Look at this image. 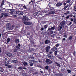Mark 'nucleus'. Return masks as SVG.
Wrapping results in <instances>:
<instances>
[{
	"mask_svg": "<svg viewBox=\"0 0 76 76\" xmlns=\"http://www.w3.org/2000/svg\"><path fill=\"white\" fill-rule=\"evenodd\" d=\"M45 62L46 63H48V64H51V63H53V62H52L51 61L48 59H47L46 60Z\"/></svg>",
	"mask_w": 76,
	"mask_h": 76,
	"instance_id": "nucleus-1",
	"label": "nucleus"
},
{
	"mask_svg": "<svg viewBox=\"0 0 76 76\" xmlns=\"http://www.w3.org/2000/svg\"><path fill=\"white\" fill-rule=\"evenodd\" d=\"M45 69L46 70H47L49 72L51 71V69L49 68V66H47L45 67Z\"/></svg>",
	"mask_w": 76,
	"mask_h": 76,
	"instance_id": "nucleus-2",
	"label": "nucleus"
},
{
	"mask_svg": "<svg viewBox=\"0 0 76 76\" xmlns=\"http://www.w3.org/2000/svg\"><path fill=\"white\" fill-rule=\"evenodd\" d=\"M47 56L49 58H50V59H53V58H54V56H52L50 54L48 55Z\"/></svg>",
	"mask_w": 76,
	"mask_h": 76,
	"instance_id": "nucleus-3",
	"label": "nucleus"
},
{
	"mask_svg": "<svg viewBox=\"0 0 76 76\" xmlns=\"http://www.w3.org/2000/svg\"><path fill=\"white\" fill-rule=\"evenodd\" d=\"M7 56H8V57H12V56H13V55L9 52H8V53H7Z\"/></svg>",
	"mask_w": 76,
	"mask_h": 76,
	"instance_id": "nucleus-4",
	"label": "nucleus"
},
{
	"mask_svg": "<svg viewBox=\"0 0 76 76\" xmlns=\"http://www.w3.org/2000/svg\"><path fill=\"white\" fill-rule=\"evenodd\" d=\"M16 13L18 15H22L23 14V12H22L18 11L16 12Z\"/></svg>",
	"mask_w": 76,
	"mask_h": 76,
	"instance_id": "nucleus-5",
	"label": "nucleus"
},
{
	"mask_svg": "<svg viewBox=\"0 0 76 76\" xmlns=\"http://www.w3.org/2000/svg\"><path fill=\"white\" fill-rule=\"evenodd\" d=\"M1 15H4V17H7V16H9V15H8V14L5 13H1Z\"/></svg>",
	"mask_w": 76,
	"mask_h": 76,
	"instance_id": "nucleus-6",
	"label": "nucleus"
},
{
	"mask_svg": "<svg viewBox=\"0 0 76 76\" xmlns=\"http://www.w3.org/2000/svg\"><path fill=\"white\" fill-rule=\"evenodd\" d=\"M62 5V4L60 2L58 3H57L56 4V6L57 7H59Z\"/></svg>",
	"mask_w": 76,
	"mask_h": 76,
	"instance_id": "nucleus-7",
	"label": "nucleus"
},
{
	"mask_svg": "<svg viewBox=\"0 0 76 76\" xmlns=\"http://www.w3.org/2000/svg\"><path fill=\"white\" fill-rule=\"evenodd\" d=\"M50 48V46H48L46 48V52L48 53L49 51V49Z\"/></svg>",
	"mask_w": 76,
	"mask_h": 76,
	"instance_id": "nucleus-8",
	"label": "nucleus"
},
{
	"mask_svg": "<svg viewBox=\"0 0 76 76\" xmlns=\"http://www.w3.org/2000/svg\"><path fill=\"white\" fill-rule=\"evenodd\" d=\"M64 24L65 23L64 21H62L61 23H60V25L62 26H64Z\"/></svg>",
	"mask_w": 76,
	"mask_h": 76,
	"instance_id": "nucleus-9",
	"label": "nucleus"
},
{
	"mask_svg": "<svg viewBox=\"0 0 76 76\" xmlns=\"http://www.w3.org/2000/svg\"><path fill=\"white\" fill-rule=\"evenodd\" d=\"M24 24L25 25H31V23L30 22H24Z\"/></svg>",
	"mask_w": 76,
	"mask_h": 76,
	"instance_id": "nucleus-10",
	"label": "nucleus"
},
{
	"mask_svg": "<svg viewBox=\"0 0 76 76\" xmlns=\"http://www.w3.org/2000/svg\"><path fill=\"white\" fill-rule=\"evenodd\" d=\"M54 29H55V28H54V27H53L51 28H49L48 30L49 31H54Z\"/></svg>",
	"mask_w": 76,
	"mask_h": 76,
	"instance_id": "nucleus-11",
	"label": "nucleus"
},
{
	"mask_svg": "<svg viewBox=\"0 0 76 76\" xmlns=\"http://www.w3.org/2000/svg\"><path fill=\"white\" fill-rule=\"evenodd\" d=\"M50 43V41L48 40H46L45 41V44H49Z\"/></svg>",
	"mask_w": 76,
	"mask_h": 76,
	"instance_id": "nucleus-12",
	"label": "nucleus"
},
{
	"mask_svg": "<svg viewBox=\"0 0 76 76\" xmlns=\"http://www.w3.org/2000/svg\"><path fill=\"white\" fill-rule=\"evenodd\" d=\"M19 42H20V41L19 39H15V42L16 44H19Z\"/></svg>",
	"mask_w": 76,
	"mask_h": 76,
	"instance_id": "nucleus-13",
	"label": "nucleus"
},
{
	"mask_svg": "<svg viewBox=\"0 0 76 76\" xmlns=\"http://www.w3.org/2000/svg\"><path fill=\"white\" fill-rule=\"evenodd\" d=\"M57 50V48L56 47V46H55L51 50L52 51H56V50Z\"/></svg>",
	"mask_w": 76,
	"mask_h": 76,
	"instance_id": "nucleus-14",
	"label": "nucleus"
},
{
	"mask_svg": "<svg viewBox=\"0 0 76 76\" xmlns=\"http://www.w3.org/2000/svg\"><path fill=\"white\" fill-rule=\"evenodd\" d=\"M54 13H55L54 11H50L49 12V14L50 15H53V14H54Z\"/></svg>",
	"mask_w": 76,
	"mask_h": 76,
	"instance_id": "nucleus-15",
	"label": "nucleus"
},
{
	"mask_svg": "<svg viewBox=\"0 0 76 76\" xmlns=\"http://www.w3.org/2000/svg\"><path fill=\"white\" fill-rule=\"evenodd\" d=\"M49 10H54V8L50 7H49Z\"/></svg>",
	"mask_w": 76,
	"mask_h": 76,
	"instance_id": "nucleus-16",
	"label": "nucleus"
},
{
	"mask_svg": "<svg viewBox=\"0 0 76 76\" xmlns=\"http://www.w3.org/2000/svg\"><path fill=\"white\" fill-rule=\"evenodd\" d=\"M61 29H62V26H59L58 28V31H61Z\"/></svg>",
	"mask_w": 76,
	"mask_h": 76,
	"instance_id": "nucleus-17",
	"label": "nucleus"
},
{
	"mask_svg": "<svg viewBox=\"0 0 76 76\" xmlns=\"http://www.w3.org/2000/svg\"><path fill=\"white\" fill-rule=\"evenodd\" d=\"M6 26H7V28H9L10 26V24L8 23L6 25Z\"/></svg>",
	"mask_w": 76,
	"mask_h": 76,
	"instance_id": "nucleus-18",
	"label": "nucleus"
},
{
	"mask_svg": "<svg viewBox=\"0 0 76 76\" xmlns=\"http://www.w3.org/2000/svg\"><path fill=\"white\" fill-rule=\"evenodd\" d=\"M12 61L14 63H18V61L15 60H12Z\"/></svg>",
	"mask_w": 76,
	"mask_h": 76,
	"instance_id": "nucleus-19",
	"label": "nucleus"
},
{
	"mask_svg": "<svg viewBox=\"0 0 76 76\" xmlns=\"http://www.w3.org/2000/svg\"><path fill=\"white\" fill-rule=\"evenodd\" d=\"M5 60L7 61V64H9V61H10V60H7V58H6Z\"/></svg>",
	"mask_w": 76,
	"mask_h": 76,
	"instance_id": "nucleus-20",
	"label": "nucleus"
},
{
	"mask_svg": "<svg viewBox=\"0 0 76 76\" xmlns=\"http://www.w3.org/2000/svg\"><path fill=\"white\" fill-rule=\"evenodd\" d=\"M10 41V39L9 38H8L7 39V43H9V41Z\"/></svg>",
	"mask_w": 76,
	"mask_h": 76,
	"instance_id": "nucleus-21",
	"label": "nucleus"
},
{
	"mask_svg": "<svg viewBox=\"0 0 76 76\" xmlns=\"http://www.w3.org/2000/svg\"><path fill=\"white\" fill-rule=\"evenodd\" d=\"M29 63H30L31 64H33V60H31L29 61Z\"/></svg>",
	"mask_w": 76,
	"mask_h": 76,
	"instance_id": "nucleus-22",
	"label": "nucleus"
},
{
	"mask_svg": "<svg viewBox=\"0 0 76 76\" xmlns=\"http://www.w3.org/2000/svg\"><path fill=\"white\" fill-rule=\"evenodd\" d=\"M15 27V26L14 25H12V27H11L10 28V30H12V29H13V28H14V27Z\"/></svg>",
	"mask_w": 76,
	"mask_h": 76,
	"instance_id": "nucleus-23",
	"label": "nucleus"
},
{
	"mask_svg": "<svg viewBox=\"0 0 76 76\" xmlns=\"http://www.w3.org/2000/svg\"><path fill=\"white\" fill-rule=\"evenodd\" d=\"M23 65L24 66H26V65H28V63L25 62L23 63Z\"/></svg>",
	"mask_w": 76,
	"mask_h": 76,
	"instance_id": "nucleus-24",
	"label": "nucleus"
},
{
	"mask_svg": "<svg viewBox=\"0 0 76 76\" xmlns=\"http://www.w3.org/2000/svg\"><path fill=\"white\" fill-rule=\"evenodd\" d=\"M33 64H35V63H38V61H37L33 60Z\"/></svg>",
	"mask_w": 76,
	"mask_h": 76,
	"instance_id": "nucleus-25",
	"label": "nucleus"
},
{
	"mask_svg": "<svg viewBox=\"0 0 76 76\" xmlns=\"http://www.w3.org/2000/svg\"><path fill=\"white\" fill-rule=\"evenodd\" d=\"M26 16H24L23 17V20H26Z\"/></svg>",
	"mask_w": 76,
	"mask_h": 76,
	"instance_id": "nucleus-26",
	"label": "nucleus"
},
{
	"mask_svg": "<svg viewBox=\"0 0 76 76\" xmlns=\"http://www.w3.org/2000/svg\"><path fill=\"white\" fill-rule=\"evenodd\" d=\"M69 39L71 41V40L72 39V36H70L69 38Z\"/></svg>",
	"mask_w": 76,
	"mask_h": 76,
	"instance_id": "nucleus-27",
	"label": "nucleus"
},
{
	"mask_svg": "<svg viewBox=\"0 0 76 76\" xmlns=\"http://www.w3.org/2000/svg\"><path fill=\"white\" fill-rule=\"evenodd\" d=\"M69 7V5H67L66 6H65L64 7V9H66V8H67Z\"/></svg>",
	"mask_w": 76,
	"mask_h": 76,
	"instance_id": "nucleus-28",
	"label": "nucleus"
},
{
	"mask_svg": "<svg viewBox=\"0 0 76 76\" xmlns=\"http://www.w3.org/2000/svg\"><path fill=\"white\" fill-rule=\"evenodd\" d=\"M70 13V12L69 11H67V12L66 13H64V15H68L69 13Z\"/></svg>",
	"mask_w": 76,
	"mask_h": 76,
	"instance_id": "nucleus-29",
	"label": "nucleus"
},
{
	"mask_svg": "<svg viewBox=\"0 0 76 76\" xmlns=\"http://www.w3.org/2000/svg\"><path fill=\"white\" fill-rule=\"evenodd\" d=\"M4 1H2L1 6H2L3 5H4Z\"/></svg>",
	"mask_w": 76,
	"mask_h": 76,
	"instance_id": "nucleus-30",
	"label": "nucleus"
},
{
	"mask_svg": "<svg viewBox=\"0 0 76 76\" xmlns=\"http://www.w3.org/2000/svg\"><path fill=\"white\" fill-rule=\"evenodd\" d=\"M38 14V13L37 12H35L34 14V16H36V15H37Z\"/></svg>",
	"mask_w": 76,
	"mask_h": 76,
	"instance_id": "nucleus-31",
	"label": "nucleus"
},
{
	"mask_svg": "<svg viewBox=\"0 0 76 76\" xmlns=\"http://www.w3.org/2000/svg\"><path fill=\"white\" fill-rule=\"evenodd\" d=\"M47 27H48V26L47 25H45L44 26V28H45V29H47Z\"/></svg>",
	"mask_w": 76,
	"mask_h": 76,
	"instance_id": "nucleus-32",
	"label": "nucleus"
},
{
	"mask_svg": "<svg viewBox=\"0 0 76 76\" xmlns=\"http://www.w3.org/2000/svg\"><path fill=\"white\" fill-rule=\"evenodd\" d=\"M74 11H76V7L74 6Z\"/></svg>",
	"mask_w": 76,
	"mask_h": 76,
	"instance_id": "nucleus-33",
	"label": "nucleus"
},
{
	"mask_svg": "<svg viewBox=\"0 0 76 76\" xmlns=\"http://www.w3.org/2000/svg\"><path fill=\"white\" fill-rule=\"evenodd\" d=\"M16 48H17V49H18V50H20V48L18 46H15Z\"/></svg>",
	"mask_w": 76,
	"mask_h": 76,
	"instance_id": "nucleus-34",
	"label": "nucleus"
},
{
	"mask_svg": "<svg viewBox=\"0 0 76 76\" xmlns=\"http://www.w3.org/2000/svg\"><path fill=\"white\" fill-rule=\"evenodd\" d=\"M67 71L68 72V73H71V70H69V69H67Z\"/></svg>",
	"mask_w": 76,
	"mask_h": 76,
	"instance_id": "nucleus-35",
	"label": "nucleus"
},
{
	"mask_svg": "<svg viewBox=\"0 0 76 76\" xmlns=\"http://www.w3.org/2000/svg\"><path fill=\"white\" fill-rule=\"evenodd\" d=\"M54 54L55 56H56V55H57V51H55V53Z\"/></svg>",
	"mask_w": 76,
	"mask_h": 76,
	"instance_id": "nucleus-36",
	"label": "nucleus"
},
{
	"mask_svg": "<svg viewBox=\"0 0 76 76\" xmlns=\"http://www.w3.org/2000/svg\"><path fill=\"white\" fill-rule=\"evenodd\" d=\"M57 65V66H58L59 67H60L61 66V65H60V64H59L58 63H56Z\"/></svg>",
	"mask_w": 76,
	"mask_h": 76,
	"instance_id": "nucleus-37",
	"label": "nucleus"
},
{
	"mask_svg": "<svg viewBox=\"0 0 76 76\" xmlns=\"http://www.w3.org/2000/svg\"><path fill=\"white\" fill-rule=\"evenodd\" d=\"M55 36V34H53L51 36V37L52 38H54V36Z\"/></svg>",
	"mask_w": 76,
	"mask_h": 76,
	"instance_id": "nucleus-38",
	"label": "nucleus"
},
{
	"mask_svg": "<svg viewBox=\"0 0 76 76\" xmlns=\"http://www.w3.org/2000/svg\"><path fill=\"white\" fill-rule=\"evenodd\" d=\"M64 37V38H67V35H64L63 36Z\"/></svg>",
	"mask_w": 76,
	"mask_h": 76,
	"instance_id": "nucleus-39",
	"label": "nucleus"
},
{
	"mask_svg": "<svg viewBox=\"0 0 76 76\" xmlns=\"http://www.w3.org/2000/svg\"><path fill=\"white\" fill-rule=\"evenodd\" d=\"M70 0H68V1H66V3H70Z\"/></svg>",
	"mask_w": 76,
	"mask_h": 76,
	"instance_id": "nucleus-40",
	"label": "nucleus"
},
{
	"mask_svg": "<svg viewBox=\"0 0 76 76\" xmlns=\"http://www.w3.org/2000/svg\"><path fill=\"white\" fill-rule=\"evenodd\" d=\"M22 69V67H19L18 68V69H19V70H21V69Z\"/></svg>",
	"mask_w": 76,
	"mask_h": 76,
	"instance_id": "nucleus-41",
	"label": "nucleus"
},
{
	"mask_svg": "<svg viewBox=\"0 0 76 76\" xmlns=\"http://www.w3.org/2000/svg\"><path fill=\"white\" fill-rule=\"evenodd\" d=\"M8 68H11V67H12V66L9 65H8Z\"/></svg>",
	"mask_w": 76,
	"mask_h": 76,
	"instance_id": "nucleus-42",
	"label": "nucleus"
},
{
	"mask_svg": "<svg viewBox=\"0 0 76 76\" xmlns=\"http://www.w3.org/2000/svg\"><path fill=\"white\" fill-rule=\"evenodd\" d=\"M14 51L15 53H16V52H17V49H14Z\"/></svg>",
	"mask_w": 76,
	"mask_h": 76,
	"instance_id": "nucleus-43",
	"label": "nucleus"
},
{
	"mask_svg": "<svg viewBox=\"0 0 76 76\" xmlns=\"http://www.w3.org/2000/svg\"><path fill=\"white\" fill-rule=\"evenodd\" d=\"M62 42H63V41H65L66 40V38H64L63 39H62Z\"/></svg>",
	"mask_w": 76,
	"mask_h": 76,
	"instance_id": "nucleus-44",
	"label": "nucleus"
},
{
	"mask_svg": "<svg viewBox=\"0 0 76 76\" xmlns=\"http://www.w3.org/2000/svg\"><path fill=\"white\" fill-rule=\"evenodd\" d=\"M23 7L24 9H27L26 7V6H25V5L23 6Z\"/></svg>",
	"mask_w": 76,
	"mask_h": 76,
	"instance_id": "nucleus-45",
	"label": "nucleus"
},
{
	"mask_svg": "<svg viewBox=\"0 0 76 76\" xmlns=\"http://www.w3.org/2000/svg\"><path fill=\"white\" fill-rule=\"evenodd\" d=\"M74 20L75 23H76V18H74Z\"/></svg>",
	"mask_w": 76,
	"mask_h": 76,
	"instance_id": "nucleus-46",
	"label": "nucleus"
},
{
	"mask_svg": "<svg viewBox=\"0 0 76 76\" xmlns=\"http://www.w3.org/2000/svg\"><path fill=\"white\" fill-rule=\"evenodd\" d=\"M70 20H71V21L73 22V20H74V19H73L72 18Z\"/></svg>",
	"mask_w": 76,
	"mask_h": 76,
	"instance_id": "nucleus-47",
	"label": "nucleus"
},
{
	"mask_svg": "<svg viewBox=\"0 0 76 76\" xmlns=\"http://www.w3.org/2000/svg\"><path fill=\"white\" fill-rule=\"evenodd\" d=\"M2 70V67H0V71H1Z\"/></svg>",
	"mask_w": 76,
	"mask_h": 76,
	"instance_id": "nucleus-48",
	"label": "nucleus"
},
{
	"mask_svg": "<svg viewBox=\"0 0 76 76\" xmlns=\"http://www.w3.org/2000/svg\"><path fill=\"white\" fill-rule=\"evenodd\" d=\"M72 22H70L69 24V25H71V24H72Z\"/></svg>",
	"mask_w": 76,
	"mask_h": 76,
	"instance_id": "nucleus-49",
	"label": "nucleus"
},
{
	"mask_svg": "<svg viewBox=\"0 0 76 76\" xmlns=\"http://www.w3.org/2000/svg\"><path fill=\"white\" fill-rule=\"evenodd\" d=\"M41 31H43L44 30V28H41Z\"/></svg>",
	"mask_w": 76,
	"mask_h": 76,
	"instance_id": "nucleus-50",
	"label": "nucleus"
},
{
	"mask_svg": "<svg viewBox=\"0 0 76 76\" xmlns=\"http://www.w3.org/2000/svg\"><path fill=\"white\" fill-rule=\"evenodd\" d=\"M56 47H58V44H57L56 45Z\"/></svg>",
	"mask_w": 76,
	"mask_h": 76,
	"instance_id": "nucleus-51",
	"label": "nucleus"
},
{
	"mask_svg": "<svg viewBox=\"0 0 76 76\" xmlns=\"http://www.w3.org/2000/svg\"><path fill=\"white\" fill-rule=\"evenodd\" d=\"M53 31H51L50 32V33L51 34H53Z\"/></svg>",
	"mask_w": 76,
	"mask_h": 76,
	"instance_id": "nucleus-52",
	"label": "nucleus"
},
{
	"mask_svg": "<svg viewBox=\"0 0 76 76\" xmlns=\"http://www.w3.org/2000/svg\"><path fill=\"white\" fill-rule=\"evenodd\" d=\"M18 47H20V44H18Z\"/></svg>",
	"mask_w": 76,
	"mask_h": 76,
	"instance_id": "nucleus-53",
	"label": "nucleus"
},
{
	"mask_svg": "<svg viewBox=\"0 0 76 76\" xmlns=\"http://www.w3.org/2000/svg\"><path fill=\"white\" fill-rule=\"evenodd\" d=\"M4 64H7V61H6V60L5 61Z\"/></svg>",
	"mask_w": 76,
	"mask_h": 76,
	"instance_id": "nucleus-54",
	"label": "nucleus"
},
{
	"mask_svg": "<svg viewBox=\"0 0 76 76\" xmlns=\"http://www.w3.org/2000/svg\"><path fill=\"white\" fill-rule=\"evenodd\" d=\"M69 18V16H67L66 18V19H68V18Z\"/></svg>",
	"mask_w": 76,
	"mask_h": 76,
	"instance_id": "nucleus-55",
	"label": "nucleus"
},
{
	"mask_svg": "<svg viewBox=\"0 0 76 76\" xmlns=\"http://www.w3.org/2000/svg\"><path fill=\"white\" fill-rule=\"evenodd\" d=\"M5 66H7V67H8V66H9V65L5 64Z\"/></svg>",
	"mask_w": 76,
	"mask_h": 76,
	"instance_id": "nucleus-56",
	"label": "nucleus"
},
{
	"mask_svg": "<svg viewBox=\"0 0 76 76\" xmlns=\"http://www.w3.org/2000/svg\"><path fill=\"white\" fill-rule=\"evenodd\" d=\"M33 66V64H30V66Z\"/></svg>",
	"mask_w": 76,
	"mask_h": 76,
	"instance_id": "nucleus-57",
	"label": "nucleus"
},
{
	"mask_svg": "<svg viewBox=\"0 0 76 76\" xmlns=\"http://www.w3.org/2000/svg\"><path fill=\"white\" fill-rule=\"evenodd\" d=\"M75 53H76V52L75 51V52H74L73 53V54H74V56H75Z\"/></svg>",
	"mask_w": 76,
	"mask_h": 76,
	"instance_id": "nucleus-58",
	"label": "nucleus"
},
{
	"mask_svg": "<svg viewBox=\"0 0 76 76\" xmlns=\"http://www.w3.org/2000/svg\"><path fill=\"white\" fill-rule=\"evenodd\" d=\"M69 16L70 17H72L73 16V15H70Z\"/></svg>",
	"mask_w": 76,
	"mask_h": 76,
	"instance_id": "nucleus-59",
	"label": "nucleus"
},
{
	"mask_svg": "<svg viewBox=\"0 0 76 76\" xmlns=\"http://www.w3.org/2000/svg\"><path fill=\"white\" fill-rule=\"evenodd\" d=\"M3 16H4L3 15H2L1 16L0 18H3Z\"/></svg>",
	"mask_w": 76,
	"mask_h": 76,
	"instance_id": "nucleus-60",
	"label": "nucleus"
},
{
	"mask_svg": "<svg viewBox=\"0 0 76 76\" xmlns=\"http://www.w3.org/2000/svg\"><path fill=\"white\" fill-rule=\"evenodd\" d=\"M23 69H24V70H26V68L25 67L23 68Z\"/></svg>",
	"mask_w": 76,
	"mask_h": 76,
	"instance_id": "nucleus-61",
	"label": "nucleus"
},
{
	"mask_svg": "<svg viewBox=\"0 0 76 76\" xmlns=\"http://www.w3.org/2000/svg\"><path fill=\"white\" fill-rule=\"evenodd\" d=\"M40 72L41 73H43V71H41Z\"/></svg>",
	"mask_w": 76,
	"mask_h": 76,
	"instance_id": "nucleus-62",
	"label": "nucleus"
},
{
	"mask_svg": "<svg viewBox=\"0 0 76 76\" xmlns=\"http://www.w3.org/2000/svg\"><path fill=\"white\" fill-rule=\"evenodd\" d=\"M31 4H32L33 3V1L31 0Z\"/></svg>",
	"mask_w": 76,
	"mask_h": 76,
	"instance_id": "nucleus-63",
	"label": "nucleus"
},
{
	"mask_svg": "<svg viewBox=\"0 0 76 76\" xmlns=\"http://www.w3.org/2000/svg\"><path fill=\"white\" fill-rule=\"evenodd\" d=\"M64 6H66V3H64Z\"/></svg>",
	"mask_w": 76,
	"mask_h": 76,
	"instance_id": "nucleus-64",
	"label": "nucleus"
}]
</instances>
